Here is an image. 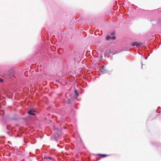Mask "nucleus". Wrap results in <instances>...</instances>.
Listing matches in <instances>:
<instances>
[{
	"label": "nucleus",
	"mask_w": 161,
	"mask_h": 161,
	"mask_svg": "<svg viewBox=\"0 0 161 161\" xmlns=\"http://www.w3.org/2000/svg\"><path fill=\"white\" fill-rule=\"evenodd\" d=\"M59 136L58 135H57L56 136H55V137L56 138H57Z\"/></svg>",
	"instance_id": "9"
},
{
	"label": "nucleus",
	"mask_w": 161,
	"mask_h": 161,
	"mask_svg": "<svg viewBox=\"0 0 161 161\" xmlns=\"http://www.w3.org/2000/svg\"><path fill=\"white\" fill-rule=\"evenodd\" d=\"M74 92H75V95H76V96L77 97L78 96V92H77V90H75V91H74Z\"/></svg>",
	"instance_id": "6"
},
{
	"label": "nucleus",
	"mask_w": 161,
	"mask_h": 161,
	"mask_svg": "<svg viewBox=\"0 0 161 161\" xmlns=\"http://www.w3.org/2000/svg\"><path fill=\"white\" fill-rule=\"evenodd\" d=\"M97 155L98 156H101L103 157H107L108 156V155H106L105 154H97Z\"/></svg>",
	"instance_id": "3"
},
{
	"label": "nucleus",
	"mask_w": 161,
	"mask_h": 161,
	"mask_svg": "<svg viewBox=\"0 0 161 161\" xmlns=\"http://www.w3.org/2000/svg\"><path fill=\"white\" fill-rule=\"evenodd\" d=\"M28 113L31 115H34L35 114L33 113V112L31 110H29L28 112Z\"/></svg>",
	"instance_id": "4"
},
{
	"label": "nucleus",
	"mask_w": 161,
	"mask_h": 161,
	"mask_svg": "<svg viewBox=\"0 0 161 161\" xmlns=\"http://www.w3.org/2000/svg\"><path fill=\"white\" fill-rule=\"evenodd\" d=\"M114 33H112V36H108L106 37V39L107 40H108L110 39H112L113 40H114L115 39V37L114 36Z\"/></svg>",
	"instance_id": "2"
},
{
	"label": "nucleus",
	"mask_w": 161,
	"mask_h": 161,
	"mask_svg": "<svg viewBox=\"0 0 161 161\" xmlns=\"http://www.w3.org/2000/svg\"><path fill=\"white\" fill-rule=\"evenodd\" d=\"M131 45L132 46H136V47H137L138 46L142 45V44L138 42H133L131 43Z\"/></svg>",
	"instance_id": "1"
},
{
	"label": "nucleus",
	"mask_w": 161,
	"mask_h": 161,
	"mask_svg": "<svg viewBox=\"0 0 161 161\" xmlns=\"http://www.w3.org/2000/svg\"><path fill=\"white\" fill-rule=\"evenodd\" d=\"M70 101H71V100L70 99H69L68 100V103L69 104L70 103Z\"/></svg>",
	"instance_id": "7"
},
{
	"label": "nucleus",
	"mask_w": 161,
	"mask_h": 161,
	"mask_svg": "<svg viewBox=\"0 0 161 161\" xmlns=\"http://www.w3.org/2000/svg\"><path fill=\"white\" fill-rule=\"evenodd\" d=\"M105 68V67H104V68H103V69L105 71V69H104V68Z\"/></svg>",
	"instance_id": "10"
},
{
	"label": "nucleus",
	"mask_w": 161,
	"mask_h": 161,
	"mask_svg": "<svg viewBox=\"0 0 161 161\" xmlns=\"http://www.w3.org/2000/svg\"><path fill=\"white\" fill-rule=\"evenodd\" d=\"M3 80L0 78V82H3Z\"/></svg>",
	"instance_id": "8"
},
{
	"label": "nucleus",
	"mask_w": 161,
	"mask_h": 161,
	"mask_svg": "<svg viewBox=\"0 0 161 161\" xmlns=\"http://www.w3.org/2000/svg\"><path fill=\"white\" fill-rule=\"evenodd\" d=\"M46 158L47 159H48L47 161H55L53 159H52L50 157H47Z\"/></svg>",
	"instance_id": "5"
}]
</instances>
